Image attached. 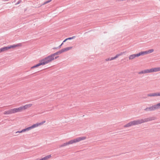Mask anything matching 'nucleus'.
I'll list each match as a JSON object with an SVG mask.
<instances>
[{
  "label": "nucleus",
  "instance_id": "1",
  "mask_svg": "<svg viewBox=\"0 0 160 160\" xmlns=\"http://www.w3.org/2000/svg\"><path fill=\"white\" fill-rule=\"evenodd\" d=\"M155 119V118L154 117H150L143 119L135 120L129 122L128 123L125 125L124 127L125 128L129 127L132 126L141 124L145 122L154 120Z\"/></svg>",
  "mask_w": 160,
  "mask_h": 160
},
{
  "label": "nucleus",
  "instance_id": "2",
  "mask_svg": "<svg viewBox=\"0 0 160 160\" xmlns=\"http://www.w3.org/2000/svg\"><path fill=\"white\" fill-rule=\"evenodd\" d=\"M85 137H80L72 139L68 142L63 143L61 145L60 147H64L70 144H72L74 143L78 142L82 140H84L86 139Z\"/></svg>",
  "mask_w": 160,
  "mask_h": 160
},
{
  "label": "nucleus",
  "instance_id": "3",
  "mask_svg": "<svg viewBox=\"0 0 160 160\" xmlns=\"http://www.w3.org/2000/svg\"><path fill=\"white\" fill-rule=\"evenodd\" d=\"M159 71H160V67H155L142 71L139 72V74H142L148 73Z\"/></svg>",
  "mask_w": 160,
  "mask_h": 160
},
{
  "label": "nucleus",
  "instance_id": "4",
  "mask_svg": "<svg viewBox=\"0 0 160 160\" xmlns=\"http://www.w3.org/2000/svg\"><path fill=\"white\" fill-rule=\"evenodd\" d=\"M54 59V58L51 54L48 56V57L42 59L40 60V61L42 65H44L52 62V61Z\"/></svg>",
  "mask_w": 160,
  "mask_h": 160
},
{
  "label": "nucleus",
  "instance_id": "5",
  "mask_svg": "<svg viewBox=\"0 0 160 160\" xmlns=\"http://www.w3.org/2000/svg\"><path fill=\"white\" fill-rule=\"evenodd\" d=\"M32 106V104H28L20 106L17 108H16L17 112H21L23 110H24L30 108Z\"/></svg>",
  "mask_w": 160,
  "mask_h": 160
},
{
  "label": "nucleus",
  "instance_id": "6",
  "mask_svg": "<svg viewBox=\"0 0 160 160\" xmlns=\"http://www.w3.org/2000/svg\"><path fill=\"white\" fill-rule=\"evenodd\" d=\"M45 122V121H43L42 122L39 123H37L35 124H34L32 126L26 128L27 131H29L31 129L35 128L38 127V126L42 125Z\"/></svg>",
  "mask_w": 160,
  "mask_h": 160
},
{
  "label": "nucleus",
  "instance_id": "7",
  "mask_svg": "<svg viewBox=\"0 0 160 160\" xmlns=\"http://www.w3.org/2000/svg\"><path fill=\"white\" fill-rule=\"evenodd\" d=\"M22 46V44L20 43H18L17 44L13 45H11L9 47H6V48L7 50L8 49L11 48H15L16 47H21Z\"/></svg>",
  "mask_w": 160,
  "mask_h": 160
},
{
  "label": "nucleus",
  "instance_id": "8",
  "mask_svg": "<svg viewBox=\"0 0 160 160\" xmlns=\"http://www.w3.org/2000/svg\"><path fill=\"white\" fill-rule=\"evenodd\" d=\"M155 110H156V108L154 105L151 107L147 108L145 109V110L146 111H154Z\"/></svg>",
  "mask_w": 160,
  "mask_h": 160
},
{
  "label": "nucleus",
  "instance_id": "9",
  "mask_svg": "<svg viewBox=\"0 0 160 160\" xmlns=\"http://www.w3.org/2000/svg\"><path fill=\"white\" fill-rule=\"evenodd\" d=\"M136 57H138V53L130 55L129 56L128 58L129 60H132L134 59Z\"/></svg>",
  "mask_w": 160,
  "mask_h": 160
},
{
  "label": "nucleus",
  "instance_id": "10",
  "mask_svg": "<svg viewBox=\"0 0 160 160\" xmlns=\"http://www.w3.org/2000/svg\"><path fill=\"white\" fill-rule=\"evenodd\" d=\"M72 47H67L63 48L61 50L62 53L63 52H67L72 48Z\"/></svg>",
  "mask_w": 160,
  "mask_h": 160
},
{
  "label": "nucleus",
  "instance_id": "11",
  "mask_svg": "<svg viewBox=\"0 0 160 160\" xmlns=\"http://www.w3.org/2000/svg\"><path fill=\"white\" fill-rule=\"evenodd\" d=\"M149 97L159 96L158 92L149 94L148 95Z\"/></svg>",
  "mask_w": 160,
  "mask_h": 160
},
{
  "label": "nucleus",
  "instance_id": "12",
  "mask_svg": "<svg viewBox=\"0 0 160 160\" xmlns=\"http://www.w3.org/2000/svg\"><path fill=\"white\" fill-rule=\"evenodd\" d=\"M51 157V155L47 156L42 158L39 159V160H48Z\"/></svg>",
  "mask_w": 160,
  "mask_h": 160
},
{
  "label": "nucleus",
  "instance_id": "13",
  "mask_svg": "<svg viewBox=\"0 0 160 160\" xmlns=\"http://www.w3.org/2000/svg\"><path fill=\"white\" fill-rule=\"evenodd\" d=\"M138 57L140 56H143L147 54V53L146 51L141 52L139 53H138Z\"/></svg>",
  "mask_w": 160,
  "mask_h": 160
},
{
  "label": "nucleus",
  "instance_id": "14",
  "mask_svg": "<svg viewBox=\"0 0 160 160\" xmlns=\"http://www.w3.org/2000/svg\"><path fill=\"white\" fill-rule=\"evenodd\" d=\"M42 63L41 62V61H40L39 62V63H38V64H36V65L34 66H33V67H32L31 68V69H32V68H36V67H37L38 66H39L41 65H42Z\"/></svg>",
  "mask_w": 160,
  "mask_h": 160
},
{
  "label": "nucleus",
  "instance_id": "15",
  "mask_svg": "<svg viewBox=\"0 0 160 160\" xmlns=\"http://www.w3.org/2000/svg\"><path fill=\"white\" fill-rule=\"evenodd\" d=\"M4 114L5 115H8L12 114L11 110H8L5 111L4 113Z\"/></svg>",
  "mask_w": 160,
  "mask_h": 160
},
{
  "label": "nucleus",
  "instance_id": "16",
  "mask_svg": "<svg viewBox=\"0 0 160 160\" xmlns=\"http://www.w3.org/2000/svg\"><path fill=\"white\" fill-rule=\"evenodd\" d=\"M61 53H62V52L61 50H60L59 51L57 52L54 53L52 54V56H53V57L54 58V56L55 55H58L59 54H60Z\"/></svg>",
  "mask_w": 160,
  "mask_h": 160
},
{
  "label": "nucleus",
  "instance_id": "17",
  "mask_svg": "<svg viewBox=\"0 0 160 160\" xmlns=\"http://www.w3.org/2000/svg\"><path fill=\"white\" fill-rule=\"evenodd\" d=\"M11 111L12 114L17 113V110L16 108H14L13 109H11Z\"/></svg>",
  "mask_w": 160,
  "mask_h": 160
},
{
  "label": "nucleus",
  "instance_id": "18",
  "mask_svg": "<svg viewBox=\"0 0 160 160\" xmlns=\"http://www.w3.org/2000/svg\"><path fill=\"white\" fill-rule=\"evenodd\" d=\"M153 51H154V50L153 49H149L148 50L146 51L147 54L151 53Z\"/></svg>",
  "mask_w": 160,
  "mask_h": 160
},
{
  "label": "nucleus",
  "instance_id": "19",
  "mask_svg": "<svg viewBox=\"0 0 160 160\" xmlns=\"http://www.w3.org/2000/svg\"><path fill=\"white\" fill-rule=\"evenodd\" d=\"M156 110L160 108V103H158L156 105H155Z\"/></svg>",
  "mask_w": 160,
  "mask_h": 160
},
{
  "label": "nucleus",
  "instance_id": "20",
  "mask_svg": "<svg viewBox=\"0 0 160 160\" xmlns=\"http://www.w3.org/2000/svg\"><path fill=\"white\" fill-rule=\"evenodd\" d=\"M6 51H7L6 47L2 48L0 49V53Z\"/></svg>",
  "mask_w": 160,
  "mask_h": 160
},
{
  "label": "nucleus",
  "instance_id": "21",
  "mask_svg": "<svg viewBox=\"0 0 160 160\" xmlns=\"http://www.w3.org/2000/svg\"><path fill=\"white\" fill-rule=\"evenodd\" d=\"M26 131H27V130H26V128H25V129H22L21 131H17L16 132V133H22V132H26Z\"/></svg>",
  "mask_w": 160,
  "mask_h": 160
},
{
  "label": "nucleus",
  "instance_id": "22",
  "mask_svg": "<svg viewBox=\"0 0 160 160\" xmlns=\"http://www.w3.org/2000/svg\"><path fill=\"white\" fill-rule=\"evenodd\" d=\"M122 53H121L118 54L116 55V56L115 57H114L115 59L118 58L119 56L122 55Z\"/></svg>",
  "mask_w": 160,
  "mask_h": 160
},
{
  "label": "nucleus",
  "instance_id": "23",
  "mask_svg": "<svg viewBox=\"0 0 160 160\" xmlns=\"http://www.w3.org/2000/svg\"><path fill=\"white\" fill-rule=\"evenodd\" d=\"M114 59H115L114 58V57H112V58H110L109 60L111 61V60H113Z\"/></svg>",
  "mask_w": 160,
  "mask_h": 160
},
{
  "label": "nucleus",
  "instance_id": "24",
  "mask_svg": "<svg viewBox=\"0 0 160 160\" xmlns=\"http://www.w3.org/2000/svg\"><path fill=\"white\" fill-rule=\"evenodd\" d=\"M74 37H72V38H67L68 39V40H70L72 39H73L74 38Z\"/></svg>",
  "mask_w": 160,
  "mask_h": 160
},
{
  "label": "nucleus",
  "instance_id": "25",
  "mask_svg": "<svg viewBox=\"0 0 160 160\" xmlns=\"http://www.w3.org/2000/svg\"><path fill=\"white\" fill-rule=\"evenodd\" d=\"M109 59H110V58H107L106 59V61H109Z\"/></svg>",
  "mask_w": 160,
  "mask_h": 160
},
{
  "label": "nucleus",
  "instance_id": "26",
  "mask_svg": "<svg viewBox=\"0 0 160 160\" xmlns=\"http://www.w3.org/2000/svg\"><path fill=\"white\" fill-rule=\"evenodd\" d=\"M68 40V39L67 38H66V39H65L63 41V42H65L67 40Z\"/></svg>",
  "mask_w": 160,
  "mask_h": 160
},
{
  "label": "nucleus",
  "instance_id": "27",
  "mask_svg": "<svg viewBox=\"0 0 160 160\" xmlns=\"http://www.w3.org/2000/svg\"><path fill=\"white\" fill-rule=\"evenodd\" d=\"M50 1H47V2H46V3H48V2H49Z\"/></svg>",
  "mask_w": 160,
  "mask_h": 160
},
{
  "label": "nucleus",
  "instance_id": "28",
  "mask_svg": "<svg viewBox=\"0 0 160 160\" xmlns=\"http://www.w3.org/2000/svg\"><path fill=\"white\" fill-rule=\"evenodd\" d=\"M58 56H57L55 57V59L57 58H58Z\"/></svg>",
  "mask_w": 160,
  "mask_h": 160
},
{
  "label": "nucleus",
  "instance_id": "29",
  "mask_svg": "<svg viewBox=\"0 0 160 160\" xmlns=\"http://www.w3.org/2000/svg\"><path fill=\"white\" fill-rule=\"evenodd\" d=\"M159 96H160V92H158Z\"/></svg>",
  "mask_w": 160,
  "mask_h": 160
},
{
  "label": "nucleus",
  "instance_id": "30",
  "mask_svg": "<svg viewBox=\"0 0 160 160\" xmlns=\"http://www.w3.org/2000/svg\"><path fill=\"white\" fill-rule=\"evenodd\" d=\"M62 44H63V43H62V44L60 46H61Z\"/></svg>",
  "mask_w": 160,
  "mask_h": 160
}]
</instances>
